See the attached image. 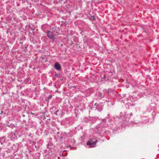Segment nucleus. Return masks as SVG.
<instances>
[{
	"label": "nucleus",
	"instance_id": "f257e3e1",
	"mask_svg": "<svg viewBox=\"0 0 159 159\" xmlns=\"http://www.w3.org/2000/svg\"><path fill=\"white\" fill-rule=\"evenodd\" d=\"M97 142V141H93L92 139H90L87 142V145L90 146L91 147H93L95 146Z\"/></svg>",
	"mask_w": 159,
	"mask_h": 159
},
{
	"label": "nucleus",
	"instance_id": "f03ea898",
	"mask_svg": "<svg viewBox=\"0 0 159 159\" xmlns=\"http://www.w3.org/2000/svg\"><path fill=\"white\" fill-rule=\"evenodd\" d=\"M47 34L48 36L53 40L55 39V35L53 34L52 31H48L47 32Z\"/></svg>",
	"mask_w": 159,
	"mask_h": 159
},
{
	"label": "nucleus",
	"instance_id": "7ed1b4c3",
	"mask_svg": "<svg viewBox=\"0 0 159 159\" xmlns=\"http://www.w3.org/2000/svg\"><path fill=\"white\" fill-rule=\"evenodd\" d=\"M52 31L55 36H58L59 34V32L58 29L55 27L52 28Z\"/></svg>",
	"mask_w": 159,
	"mask_h": 159
},
{
	"label": "nucleus",
	"instance_id": "20e7f679",
	"mask_svg": "<svg viewBox=\"0 0 159 159\" xmlns=\"http://www.w3.org/2000/svg\"><path fill=\"white\" fill-rule=\"evenodd\" d=\"M55 68L57 70H59L61 68L60 65L58 63H56L55 65Z\"/></svg>",
	"mask_w": 159,
	"mask_h": 159
},
{
	"label": "nucleus",
	"instance_id": "39448f33",
	"mask_svg": "<svg viewBox=\"0 0 159 159\" xmlns=\"http://www.w3.org/2000/svg\"><path fill=\"white\" fill-rule=\"evenodd\" d=\"M91 19L92 20H95V18L93 16H92L91 17Z\"/></svg>",
	"mask_w": 159,
	"mask_h": 159
},
{
	"label": "nucleus",
	"instance_id": "423d86ee",
	"mask_svg": "<svg viewBox=\"0 0 159 159\" xmlns=\"http://www.w3.org/2000/svg\"><path fill=\"white\" fill-rule=\"evenodd\" d=\"M58 111V110H57L56 112H55L54 113V114L56 115H57V112Z\"/></svg>",
	"mask_w": 159,
	"mask_h": 159
},
{
	"label": "nucleus",
	"instance_id": "0eeeda50",
	"mask_svg": "<svg viewBox=\"0 0 159 159\" xmlns=\"http://www.w3.org/2000/svg\"><path fill=\"white\" fill-rule=\"evenodd\" d=\"M52 96L51 95H50L49 96V98H51V97H52Z\"/></svg>",
	"mask_w": 159,
	"mask_h": 159
},
{
	"label": "nucleus",
	"instance_id": "6e6552de",
	"mask_svg": "<svg viewBox=\"0 0 159 159\" xmlns=\"http://www.w3.org/2000/svg\"><path fill=\"white\" fill-rule=\"evenodd\" d=\"M31 113L32 114H33V113H32V112H31Z\"/></svg>",
	"mask_w": 159,
	"mask_h": 159
}]
</instances>
